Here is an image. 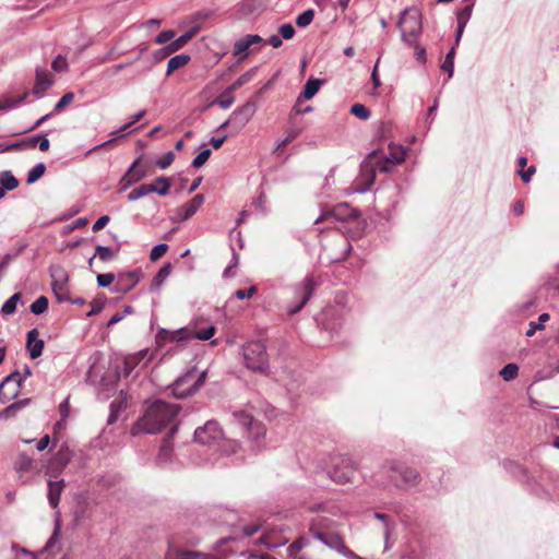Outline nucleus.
<instances>
[{"instance_id":"nucleus-36","label":"nucleus","mask_w":559,"mask_h":559,"mask_svg":"<svg viewBox=\"0 0 559 559\" xmlns=\"http://www.w3.org/2000/svg\"><path fill=\"white\" fill-rule=\"evenodd\" d=\"M0 186L4 191H12L19 187V180L14 177L12 171L3 170L0 173Z\"/></svg>"},{"instance_id":"nucleus-8","label":"nucleus","mask_w":559,"mask_h":559,"mask_svg":"<svg viewBox=\"0 0 559 559\" xmlns=\"http://www.w3.org/2000/svg\"><path fill=\"white\" fill-rule=\"evenodd\" d=\"M24 378L21 372L14 371L7 376L0 383V403L5 404L17 396Z\"/></svg>"},{"instance_id":"nucleus-6","label":"nucleus","mask_w":559,"mask_h":559,"mask_svg":"<svg viewBox=\"0 0 559 559\" xmlns=\"http://www.w3.org/2000/svg\"><path fill=\"white\" fill-rule=\"evenodd\" d=\"M379 151L373 150L369 153L368 157L360 164L359 175L355 182V191L358 193H365L374 183L376 179V167L372 164L373 159L378 155Z\"/></svg>"},{"instance_id":"nucleus-58","label":"nucleus","mask_w":559,"mask_h":559,"mask_svg":"<svg viewBox=\"0 0 559 559\" xmlns=\"http://www.w3.org/2000/svg\"><path fill=\"white\" fill-rule=\"evenodd\" d=\"M175 159V154L171 151L166 152L162 157H159L155 164L160 169L168 168Z\"/></svg>"},{"instance_id":"nucleus-33","label":"nucleus","mask_w":559,"mask_h":559,"mask_svg":"<svg viewBox=\"0 0 559 559\" xmlns=\"http://www.w3.org/2000/svg\"><path fill=\"white\" fill-rule=\"evenodd\" d=\"M233 420L238 424L245 431H248L249 428L255 421L253 416L246 411H235L231 414Z\"/></svg>"},{"instance_id":"nucleus-10","label":"nucleus","mask_w":559,"mask_h":559,"mask_svg":"<svg viewBox=\"0 0 559 559\" xmlns=\"http://www.w3.org/2000/svg\"><path fill=\"white\" fill-rule=\"evenodd\" d=\"M403 24H406L405 29L412 36H419L423 32L421 14L416 9L406 8L401 12L397 27L403 28Z\"/></svg>"},{"instance_id":"nucleus-35","label":"nucleus","mask_w":559,"mask_h":559,"mask_svg":"<svg viewBox=\"0 0 559 559\" xmlns=\"http://www.w3.org/2000/svg\"><path fill=\"white\" fill-rule=\"evenodd\" d=\"M192 36H193L192 32H187L183 35L176 38L175 40L170 41L160 51H163L164 55L173 53V52L177 51L178 49H180Z\"/></svg>"},{"instance_id":"nucleus-64","label":"nucleus","mask_w":559,"mask_h":559,"mask_svg":"<svg viewBox=\"0 0 559 559\" xmlns=\"http://www.w3.org/2000/svg\"><path fill=\"white\" fill-rule=\"evenodd\" d=\"M115 281V275L112 273H100L97 274V285L99 287H109L110 284Z\"/></svg>"},{"instance_id":"nucleus-38","label":"nucleus","mask_w":559,"mask_h":559,"mask_svg":"<svg viewBox=\"0 0 559 559\" xmlns=\"http://www.w3.org/2000/svg\"><path fill=\"white\" fill-rule=\"evenodd\" d=\"M464 2L465 5L456 13V23L467 25L472 16L475 0H464Z\"/></svg>"},{"instance_id":"nucleus-50","label":"nucleus","mask_w":559,"mask_h":559,"mask_svg":"<svg viewBox=\"0 0 559 559\" xmlns=\"http://www.w3.org/2000/svg\"><path fill=\"white\" fill-rule=\"evenodd\" d=\"M349 112L360 120H368L371 116L370 110L365 105L359 103L352 105Z\"/></svg>"},{"instance_id":"nucleus-32","label":"nucleus","mask_w":559,"mask_h":559,"mask_svg":"<svg viewBox=\"0 0 559 559\" xmlns=\"http://www.w3.org/2000/svg\"><path fill=\"white\" fill-rule=\"evenodd\" d=\"M120 247H121V243H118L117 249L114 250L111 247L97 245L95 248L94 257H97L103 262L112 261L117 257V253L119 252Z\"/></svg>"},{"instance_id":"nucleus-12","label":"nucleus","mask_w":559,"mask_h":559,"mask_svg":"<svg viewBox=\"0 0 559 559\" xmlns=\"http://www.w3.org/2000/svg\"><path fill=\"white\" fill-rule=\"evenodd\" d=\"M191 340V330L181 328L175 331L160 328L155 336V342L158 347L165 346L167 343H182Z\"/></svg>"},{"instance_id":"nucleus-34","label":"nucleus","mask_w":559,"mask_h":559,"mask_svg":"<svg viewBox=\"0 0 559 559\" xmlns=\"http://www.w3.org/2000/svg\"><path fill=\"white\" fill-rule=\"evenodd\" d=\"M190 56L180 53L171 57L167 63L166 75H170L177 69L186 66L190 61Z\"/></svg>"},{"instance_id":"nucleus-63","label":"nucleus","mask_w":559,"mask_h":559,"mask_svg":"<svg viewBox=\"0 0 559 559\" xmlns=\"http://www.w3.org/2000/svg\"><path fill=\"white\" fill-rule=\"evenodd\" d=\"M278 33L283 39H292L296 33L295 27L290 23L282 24L278 27Z\"/></svg>"},{"instance_id":"nucleus-43","label":"nucleus","mask_w":559,"mask_h":559,"mask_svg":"<svg viewBox=\"0 0 559 559\" xmlns=\"http://www.w3.org/2000/svg\"><path fill=\"white\" fill-rule=\"evenodd\" d=\"M503 467H504L506 471H508L509 473H511L515 477H519V478H525L526 477V469L522 465L518 464L514 461L506 460L503 462Z\"/></svg>"},{"instance_id":"nucleus-48","label":"nucleus","mask_w":559,"mask_h":559,"mask_svg":"<svg viewBox=\"0 0 559 559\" xmlns=\"http://www.w3.org/2000/svg\"><path fill=\"white\" fill-rule=\"evenodd\" d=\"M550 319V316L546 312L542 313L538 317V322L531 321L530 329L525 332V335L531 337L533 336L537 330L544 329V324Z\"/></svg>"},{"instance_id":"nucleus-4","label":"nucleus","mask_w":559,"mask_h":559,"mask_svg":"<svg viewBox=\"0 0 559 559\" xmlns=\"http://www.w3.org/2000/svg\"><path fill=\"white\" fill-rule=\"evenodd\" d=\"M320 282L316 280L312 274H308L301 282L293 286L294 300L288 306V313L294 316L301 311L307 302L313 296L316 289L319 287Z\"/></svg>"},{"instance_id":"nucleus-16","label":"nucleus","mask_w":559,"mask_h":559,"mask_svg":"<svg viewBox=\"0 0 559 559\" xmlns=\"http://www.w3.org/2000/svg\"><path fill=\"white\" fill-rule=\"evenodd\" d=\"M52 277L51 289L58 302L70 301V295L67 290L68 276L63 270H59V274H50Z\"/></svg>"},{"instance_id":"nucleus-18","label":"nucleus","mask_w":559,"mask_h":559,"mask_svg":"<svg viewBox=\"0 0 559 559\" xmlns=\"http://www.w3.org/2000/svg\"><path fill=\"white\" fill-rule=\"evenodd\" d=\"M45 347V342L39 338V332L37 329H32L26 334V350L32 359H36L41 356Z\"/></svg>"},{"instance_id":"nucleus-31","label":"nucleus","mask_w":559,"mask_h":559,"mask_svg":"<svg viewBox=\"0 0 559 559\" xmlns=\"http://www.w3.org/2000/svg\"><path fill=\"white\" fill-rule=\"evenodd\" d=\"M170 271H171V264L169 262L165 263L158 270L156 275L153 277L151 285H150V290L151 292L158 290L160 288V286L164 284V282L166 281V278L169 276Z\"/></svg>"},{"instance_id":"nucleus-20","label":"nucleus","mask_w":559,"mask_h":559,"mask_svg":"<svg viewBox=\"0 0 559 559\" xmlns=\"http://www.w3.org/2000/svg\"><path fill=\"white\" fill-rule=\"evenodd\" d=\"M72 459V451L67 443H62L50 460V466L55 469H63Z\"/></svg>"},{"instance_id":"nucleus-9","label":"nucleus","mask_w":559,"mask_h":559,"mask_svg":"<svg viewBox=\"0 0 559 559\" xmlns=\"http://www.w3.org/2000/svg\"><path fill=\"white\" fill-rule=\"evenodd\" d=\"M257 111V100L251 98L235 109L230 117L231 127L238 132L251 120Z\"/></svg>"},{"instance_id":"nucleus-22","label":"nucleus","mask_w":559,"mask_h":559,"mask_svg":"<svg viewBox=\"0 0 559 559\" xmlns=\"http://www.w3.org/2000/svg\"><path fill=\"white\" fill-rule=\"evenodd\" d=\"M323 83L324 81L321 79L309 78L298 96V103H301L302 100H309L314 97Z\"/></svg>"},{"instance_id":"nucleus-61","label":"nucleus","mask_w":559,"mask_h":559,"mask_svg":"<svg viewBox=\"0 0 559 559\" xmlns=\"http://www.w3.org/2000/svg\"><path fill=\"white\" fill-rule=\"evenodd\" d=\"M374 518L383 523V525H384V537H385V540H388L389 536L391 535V533L393 531V527L391 526V524L389 522V515L385 514V513L376 512L374 513Z\"/></svg>"},{"instance_id":"nucleus-42","label":"nucleus","mask_w":559,"mask_h":559,"mask_svg":"<svg viewBox=\"0 0 559 559\" xmlns=\"http://www.w3.org/2000/svg\"><path fill=\"white\" fill-rule=\"evenodd\" d=\"M310 544V539L306 536H300L294 540L288 547L287 552L289 557H295L301 549Z\"/></svg>"},{"instance_id":"nucleus-53","label":"nucleus","mask_w":559,"mask_h":559,"mask_svg":"<svg viewBox=\"0 0 559 559\" xmlns=\"http://www.w3.org/2000/svg\"><path fill=\"white\" fill-rule=\"evenodd\" d=\"M198 551L178 549L173 554L168 552L166 559H195L199 558Z\"/></svg>"},{"instance_id":"nucleus-1","label":"nucleus","mask_w":559,"mask_h":559,"mask_svg":"<svg viewBox=\"0 0 559 559\" xmlns=\"http://www.w3.org/2000/svg\"><path fill=\"white\" fill-rule=\"evenodd\" d=\"M180 408L177 403L157 400L147 407L138 426L146 433H157L177 417Z\"/></svg>"},{"instance_id":"nucleus-2","label":"nucleus","mask_w":559,"mask_h":559,"mask_svg":"<svg viewBox=\"0 0 559 559\" xmlns=\"http://www.w3.org/2000/svg\"><path fill=\"white\" fill-rule=\"evenodd\" d=\"M245 366L258 372H264L269 368V357L263 342L250 341L242 346Z\"/></svg>"},{"instance_id":"nucleus-49","label":"nucleus","mask_w":559,"mask_h":559,"mask_svg":"<svg viewBox=\"0 0 559 559\" xmlns=\"http://www.w3.org/2000/svg\"><path fill=\"white\" fill-rule=\"evenodd\" d=\"M106 297L104 295H98L91 301V310L86 313V317H93L100 313L106 304Z\"/></svg>"},{"instance_id":"nucleus-13","label":"nucleus","mask_w":559,"mask_h":559,"mask_svg":"<svg viewBox=\"0 0 559 559\" xmlns=\"http://www.w3.org/2000/svg\"><path fill=\"white\" fill-rule=\"evenodd\" d=\"M140 270L119 273L117 275L115 285L111 288V292L118 294H127L138 285V283L140 282Z\"/></svg>"},{"instance_id":"nucleus-28","label":"nucleus","mask_w":559,"mask_h":559,"mask_svg":"<svg viewBox=\"0 0 559 559\" xmlns=\"http://www.w3.org/2000/svg\"><path fill=\"white\" fill-rule=\"evenodd\" d=\"M31 403V399L16 401L0 412V419L8 420Z\"/></svg>"},{"instance_id":"nucleus-15","label":"nucleus","mask_w":559,"mask_h":559,"mask_svg":"<svg viewBox=\"0 0 559 559\" xmlns=\"http://www.w3.org/2000/svg\"><path fill=\"white\" fill-rule=\"evenodd\" d=\"M263 38L258 34H248L239 38L234 44L233 52L239 57V61H243L253 45L261 44Z\"/></svg>"},{"instance_id":"nucleus-57","label":"nucleus","mask_w":559,"mask_h":559,"mask_svg":"<svg viewBox=\"0 0 559 559\" xmlns=\"http://www.w3.org/2000/svg\"><path fill=\"white\" fill-rule=\"evenodd\" d=\"M168 250L167 243H158L155 245L150 252V259L151 261H157L159 260Z\"/></svg>"},{"instance_id":"nucleus-5","label":"nucleus","mask_w":559,"mask_h":559,"mask_svg":"<svg viewBox=\"0 0 559 559\" xmlns=\"http://www.w3.org/2000/svg\"><path fill=\"white\" fill-rule=\"evenodd\" d=\"M193 439L197 443L212 447L218 444L224 439V431L218 421L210 419L194 430Z\"/></svg>"},{"instance_id":"nucleus-55","label":"nucleus","mask_w":559,"mask_h":559,"mask_svg":"<svg viewBox=\"0 0 559 559\" xmlns=\"http://www.w3.org/2000/svg\"><path fill=\"white\" fill-rule=\"evenodd\" d=\"M74 99V93L68 92L56 103L52 112L56 115L60 112L67 105L71 104Z\"/></svg>"},{"instance_id":"nucleus-7","label":"nucleus","mask_w":559,"mask_h":559,"mask_svg":"<svg viewBox=\"0 0 559 559\" xmlns=\"http://www.w3.org/2000/svg\"><path fill=\"white\" fill-rule=\"evenodd\" d=\"M156 183H163V187H157L156 185H150V183H143L134 189H132L128 194V201L134 202L138 201L141 198L146 197L150 193H157L162 197H165L168 194L170 189V180L168 177L160 176L156 178Z\"/></svg>"},{"instance_id":"nucleus-11","label":"nucleus","mask_w":559,"mask_h":559,"mask_svg":"<svg viewBox=\"0 0 559 559\" xmlns=\"http://www.w3.org/2000/svg\"><path fill=\"white\" fill-rule=\"evenodd\" d=\"M355 471L354 462L349 457H341L329 474L333 481L345 484L353 479Z\"/></svg>"},{"instance_id":"nucleus-24","label":"nucleus","mask_w":559,"mask_h":559,"mask_svg":"<svg viewBox=\"0 0 559 559\" xmlns=\"http://www.w3.org/2000/svg\"><path fill=\"white\" fill-rule=\"evenodd\" d=\"M64 487V480H49L48 481V502L52 509H56L60 501V496Z\"/></svg>"},{"instance_id":"nucleus-54","label":"nucleus","mask_w":559,"mask_h":559,"mask_svg":"<svg viewBox=\"0 0 559 559\" xmlns=\"http://www.w3.org/2000/svg\"><path fill=\"white\" fill-rule=\"evenodd\" d=\"M215 334V326L209 325L201 331L191 330V338L207 341Z\"/></svg>"},{"instance_id":"nucleus-59","label":"nucleus","mask_w":559,"mask_h":559,"mask_svg":"<svg viewBox=\"0 0 559 559\" xmlns=\"http://www.w3.org/2000/svg\"><path fill=\"white\" fill-rule=\"evenodd\" d=\"M396 166V164H393L389 156H384L382 159L377 162L376 171L388 174L392 170V168Z\"/></svg>"},{"instance_id":"nucleus-46","label":"nucleus","mask_w":559,"mask_h":559,"mask_svg":"<svg viewBox=\"0 0 559 559\" xmlns=\"http://www.w3.org/2000/svg\"><path fill=\"white\" fill-rule=\"evenodd\" d=\"M333 214L338 221H344L348 217H357L358 215L356 210L350 209L348 204L338 205L334 209Z\"/></svg>"},{"instance_id":"nucleus-44","label":"nucleus","mask_w":559,"mask_h":559,"mask_svg":"<svg viewBox=\"0 0 559 559\" xmlns=\"http://www.w3.org/2000/svg\"><path fill=\"white\" fill-rule=\"evenodd\" d=\"M48 305H49L48 298L46 296H39L37 299H35L32 302L29 310L33 314L39 316L47 311Z\"/></svg>"},{"instance_id":"nucleus-30","label":"nucleus","mask_w":559,"mask_h":559,"mask_svg":"<svg viewBox=\"0 0 559 559\" xmlns=\"http://www.w3.org/2000/svg\"><path fill=\"white\" fill-rule=\"evenodd\" d=\"M247 432L249 438H252L255 449L260 450L266 432L265 427L255 420Z\"/></svg>"},{"instance_id":"nucleus-37","label":"nucleus","mask_w":559,"mask_h":559,"mask_svg":"<svg viewBox=\"0 0 559 559\" xmlns=\"http://www.w3.org/2000/svg\"><path fill=\"white\" fill-rule=\"evenodd\" d=\"M403 481L408 486H416L420 481V474L411 467H403L399 471Z\"/></svg>"},{"instance_id":"nucleus-41","label":"nucleus","mask_w":559,"mask_h":559,"mask_svg":"<svg viewBox=\"0 0 559 559\" xmlns=\"http://www.w3.org/2000/svg\"><path fill=\"white\" fill-rule=\"evenodd\" d=\"M28 93H24L16 98H7L0 102V110H12L21 106L27 98Z\"/></svg>"},{"instance_id":"nucleus-23","label":"nucleus","mask_w":559,"mask_h":559,"mask_svg":"<svg viewBox=\"0 0 559 559\" xmlns=\"http://www.w3.org/2000/svg\"><path fill=\"white\" fill-rule=\"evenodd\" d=\"M139 162L140 158H136L124 174L122 180L126 181V183L123 185L122 189H127L146 177V171L136 169Z\"/></svg>"},{"instance_id":"nucleus-52","label":"nucleus","mask_w":559,"mask_h":559,"mask_svg":"<svg viewBox=\"0 0 559 559\" xmlns=\"http://www.w3.org/2000/svg\"><path fill=\"white\" fill-rule=\"evenodd\" d=\"M203 146L204 148L201 152H199V154L193 158L191 163L192 167L194 168L202 167L207 162L212 154V151L209 147H206V144H203Z\"/></svg>"},{"instance_id":"nucleus-40","label":"nucleus","mask_w":559,"mask_h":559,"mask_svg":"<svg viewBox=\"0 0 559 559\" xmlns=\"http://www.w3.org/2000/svg\"><path fill=\"white\" fill-rule=\"evenodd\" d=\"M407 148L402 145H390V157L393 164L400 165L405 160Z\"/></svg>"},{"instance_id":"nucleus-56","label":"nucleus","mask_w":559,"mask_h":559,"mask_svg":"<svg viewBox=\"0 0 559 559\" xmlns=\"http://www.w3.org/2000/svg\"><path fill=\"white\" fill-rule=\"evenodd\" d=\"M55 72H66L69 69L68 60L63 55H58L51 62Z\"/></svg>"},{"instance_id":"nucleus-45","label":"nucleus","mask_w":559,"mask_h":559,"mask_svg":"<svg viewBox=\"0 0 559 559\" xmlns=\"http://www.w3.org/2000/svg\"><path fill=\"white\" fill-rule=\"evenodd\" d=\"M46 173V165L44 163L36 164L27 174L26 182L28 185L35 183Z\"/></svg>"},{"instance_id":"nucleus-25","label":"nucleus","mask_w":559,"mask_h":559,"mask_svg":"<svg viewBox=\"0 0 559 559\" xmlns=\"http://www.w3.org/2000/svg\"><path fill=\"white\" fill-rule=\"evenodd\" d=\"M536 307L537 297L535 295H530L523 302L515 305L514 310L519 316L527 318L535 312Z\"/></svg>"},{"instance_id":"nucleus-47","label":"nucleus","mask_w":559,"mask_h":559,"mask_svg":"<svg viewBox=\"0 0 559 559\" xmlns=\"http://www.w3.org/2000/svg\"><path fill=\"white\" fill-rule=\"evenodd\" d=\"M501 378L509 382L514 380L519 374V366L514 362L507 364L500 371Z\"/></svg>"},{"instance_id":"nucleus-60","label":"nucleus","mask_w":559,"mask_h":559,"mask_svg":"<svg viewBox=\"0 0 559 559\" xmlns=\"http://www.w3.org/2000/svg\"><path fill=\"white\" fill-rule=\"evenodd\" d=\"M33 460L31 456L26 455L25 453H22L19 456V461L16 463V471L17 472H27L32 467Z\"/></svg>"},{"instance_id":"nucleus-14","label":"nucleus","mask_w":559,"mask_h":559,"mask_svg":"<svg viewBox=\"0 0 559 559\" xmlns=\"http://www.w3.org/2000/svg\"><path fill=\"white\" fill-rule=\"evenodd\" d=\"M319 526H323L322 521L319 523L312 522L309 526V533L330 549L337 550L343 547V537L340 534H325Z\"/></svg>"},{"instance_id":"nucleus-27","label":"nucleus","mask_w":559,"mask_h":559,"mask_svg":"<svg viewBox=\"0 0 559 559\" xmlns=\"http://www.w3.org/2000/svg\"><path fill=\"white\" fill-rule=\"evenodd\" d=\"M258 72V67H253L250 70L241 74L233 84L225 88L224 95L233 94L236 90L240 88L245 84L249 83Z\"/></svg>"},{"instance_id":"nucleus-19","label":"nucleus","mask_w":559,"mask_h":559,"mask_svg":"<svg viewBox=\"0 0 559 559\" xmlns=\"http://www.w3.org/2000/svg\"><path fill=\"white\" fill-rule=\"evenodd\" d=\"M53 84L50 73L45 69H36V80L32 93L41 98L46 91Z\"/></svg>"},{"instance_id":"nucleus-29","label":"nucleus","mask_w":559,"mask_h":559,"mask_svg":"<svg viewBox=\"0 0 559 559\" xmlns=\"http://www.w3.org/2000/svg\"><path fill=\"white\" fill-rule=\"evenodd\" d=\"M131 128V123H128L126 122L124 124H122L118 130L111 132V139L103 142V143H99L95 146H93L92 148H90L86 153V155L97 151V150H100L103 147H106L107 145H109L110 143L115 142L116 140L120 139V138H123L126 134H128V130Z\"/></svg>"},{"instance_id":"nucleus-21","label":"nucleus","mask_w":559,"mask_h":559,"mask_svg":"<svg viewBox=\"0 0 559 559\" xmlns=\"http://www.w3.org/2000/svg\"><path fill=\"white\" fill-rule=\"evenodd\" d=\"M177 430H178V426L173 425L169 429L167 438L163 441L159 452H158V455H157V462L159 464H164V463H167L168 461H170L173 449H174L171 439H173L174 435L177 432Z\"/></svg>"},{"instance_id":"nucleus-62","label":"nucleus","mask_w":559,"mask_h":559,"mask_svg":"<svg viewBox=\"0 0 559 559\" xmlns=\"http://www.w3.org/2000/svg\"><path fill=\"white\" fill-rule=\"evenodd\" d=\"M266 198L263 191L259 193V195L253 200L252 207L257 211H260L262 214L266 213Z\"/></svg>"},{"instance_id":"nucleus-17","label":"nucleus","mask_w":559,"mask_h":559,"mask_svg":"<svg viewBox=\"0 0 559 559\" xmlns=\"http://www.w3.org/2000/svg\"><path fill=\"white\" fill-rule=\"evenodd\" d=\"M203 203L204 195L201 193L195 194L190 201L178 207L176 215L180 221H188L198 212Z\"/></svg>"},{"instance_id":"nucleus-51","label":"nucleus","mask_w":559,"mask_h":559,"mask_svg":"<svg viewBox=\"0 0 559 559\" xmlns=\"http://www.w3.org/2000/svg\"><path fill=\"white\" fill-rule=\"evenodd\" d=\"M314 19V10L307 9L296 17V24L298 27H307L312 23Z\"/></svg>"},{"instance_id":"nucleus-39","label":"nucleus","mask_w":559,"mask_h":559,"mask_svg":"<svg viewBox=\"0 0 559 559\" xmlns=\"http://www.w3.org/2000/svg\"><path fill=\"white\" fill-rule=\"evenodd\" d=\"M455 46H452L451 49L447 52L444 60L441 64V70L447 72L448 80L453 76L454 73V58H455Z\"/></svg>"},{"instance_id":"nucleus-3","label":"nucleus","mask_w":559,"mask_h":559,"mask_svg":"<svg viewBox=\"0 0 559 559\" xmlns=\"http://www.w3.org/2000/svg\"><path fill=\"white\" fill-rule=\"evenodd\" d=\"M205 379L206 371L197 374L194 369H190L174 381L171 392L178 399H186L199 391Z\"/></svg>"},{"instance_id":"nucleus-26","label":"nucleus","mask_w":559,"mask_h":559,"mask_svg":"<svg viewBox=\"0 0 559 559\" xmlns=\"http://www.w3.org/2000/svg\"><path fill=\"white\" fill-rule=\"evenodd\" d=\"M138 365V360L133 357L124 358L120 364L116 365L115 374L117 380L128 378Z\"/></svg>"}]
</instances>
